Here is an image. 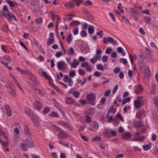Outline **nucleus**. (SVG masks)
I'll return each mask as SVG.
<instances>
[{
  "label": "nucleus",
  "instance_id": "f257e3e1",
  "mask_svg": "<svg viewBox=\"0 0 158 158\" xmlns=\"http://www.w3.org/2000/svg\"><path fill=\"white\" fill-rule=\"evenodd\" d=\"M143 103L142 97H138L137 99L134 101V105L136 109H137L141 108Z\"/></svg>",
  "mask_w": 158,
  "mask_h": 158
},
{
  "label": "nucleus",
  "instance_id": "f03ea898",
  "mask_svg": "<svg viewBox=\"0 0 158 158\" xmlns=\"http://www.w3.org/2000/svg\"><path fill=\"white\" fill-rule=\"evenodd\" d=\"M2 15L10 21H11V19H13L15 21H17V19L15 15L9 12H3Z\"/></svg>",
  "mask_w": 158,
  "mask_h": 158
},
{
  "label": "nucleus",
  "instance_id": "7ed1b4c3",
  "mask_svg": "<svg viewBox=\"0 0 158 158\" xmlns=\"http://www.w3.org/2000/svg\"><path fill=\"white\" fill-rule=\"evenodd\" d=\"M56 66L59 70L64 71L66 69L67 64L64 61H60L58 62L56 64Z\"/></svg>",
  "mask_w": 158,
  "mask_h": 158
},
{
  "label": "nucleus",
  "instance_id": "20e7f679",
  "mask_svg": "<svg viewBox=\"0 0 158 158\" xmlns=\"http://www.w3.org/2000/svg\"><path fill=\"white\" fill-rule=\"evenodd\" d=\"M24 142L25 143H26L27 147L28 148H31L34 147L33 141L30 138L26 139L24 140Z\"/></svg>",
  "mask_w": 158,
  "mask_h": 158
},
{
  "label": "nucleus",
  "instance_id": "39448f33",
  "mask_svg": "<svg viewBox=\"0 0 158 158\" xmlns=\"http://www.w3.org/2000/svg\"><path fill=\"white\" fill-rule=\"evenodd\" d=\"M63 80L64 82L67 83L70 86H72L73 84V80L70 77H69L67 75H64Z\"/></svg>",
  "mask_w": 158,
  "mask_h": 158
},
{
  "label": "nucleus",
  "instance_id": "423d86ee",
  "mask_svg": "<svg viewBox=\"0 0 158 158\" xmlns=\"http://www.w3.org/2000/svg\"><path fill=\"white\" fill-rule=\"evenodd\" d=\"M99 128L98 123L95 122H93L90 124L89 130L92 131H96Z\"/></svg>",
  "mask_w": 158,
  "mask_h": 158
},
{
  "label": "nucleus",
  "instance_id": "0eeeda50",
  "mask_svg": "<svg viewBox=\"0 0 158 158\" xmlns=\"http://www.w3.org/2000/svg\"><path fill=\"white\" fill-rule=\"evenodd\" d=\"M39 72L40 75L44 76L47 79H50L51 81H52L51 77L43 69H40Z\"/></svg>",
  "mask_w": 158,
  "mask_h": 158
},
{
  "label": "nucleus",
  "instance_id": "6e6552de",
  "mask_svg": "<svg viewBox=\"0 0 158 158\" xmlns=\"http://www.w3.org/2000/svg\"><path fill=\"white\" fill-rule=\"evenodd\" d=\"M145 116V112L143 110H140L137 111L136 114V117L138 119H141Z\"/></svg>",
  "mask_w": 158,
  "mask_h": 158
},
{
  "label": "nucleus",
  "instance_id": "1a4fd4ad",
  "mask_svg": "<svg viewBox=\"0 0 158 158\" xmlns=\"http://www.w3.org/2000/svg\"><path fill=\"white\" fill-rule=\"evenodd\" d=\"M33 107L34 109L39 111L42 109V105L40 101H36L33 104Z\"/></svg>",
  "mask_w": 158,
  "mask_h": 158
},
{
  "label": "nucleus",
  "instance_id": "9d476101",
  "mask_svg": "<svg viewBox=\"0 0 158 158\" xmlns=\"http://www.w3.org/2000/svg\"><path fill=\"white\" fill-rule=\"evenodd\" d=\"M150 115L151 119L153 122L156 123L157 122L158 116L155 111L152 110Z\"/></svg>",
  "mask_w": 158,
  "mask_h": 158
},
{
  "label": "nucleus",
  "instance_id": "9b49d317",
  "mask_svg": "<svg viewBox=\"0 0 158 158\" xmlns=\"http://www.w3.org/2000/svg\"><path fill=\"white\" fill-rule=\"evenodd\" d=\"M4 108L7 116L9 117H11L12 115L13 112L11 108L7 105H5Z\"/></svg>",
  "mask_w": 158,
  "mask_h": 158
},
{
  "label": "nucleus",
  "instance_id": "f8f14e48",
  "mask_svg": "<svg viewBox=\"0 0 158 158\" xmlns=\"http://www.w3.org/2000/svg\"><path fill=\"white\" fill-rule=\"evenodd\" d=\"M110 129L105 128L103 132V135L106 138H109L111 137Z\"/></svg>",
  "mask_w": 158,
  "mask_h": 158
},
{
  "label": "nucleus",
  "instance_id": "ddd939ff",
  "mask_svg": "<svg viewBox=\"0 0 158 158\" xmlns=\"http://www.w3.org/2000/svg\"><path fill=\"white\" fill-rule=\"evenodd\" d=\"M8 91L13 97L16 96V91L14 87L7 86Z\"/></svg>",
  "mask_w": 158,
  "mask_h": 158
},
{
  "label": "nucleus",
  "instance_id": "4468645a",
  "mask_svg": "<svg viewBox=\"0 0 158 158\" xmlns=\"http://www.w3.org/2000/svg\"><path fill=\"white\" fill-rule=\"evenodd\" d=\"M103 42L106 44H108V42L113 43L114 42V39L111 37H106L103 39Z\"/></svg>",
  "mask_w": 158,
  "mask_h": 158
},
{
  "label": "nucleus",
  "instance_id": "2eb2a0df",
  "mask_svg": "<svg viewBox=\"0 0 158 158\" xmlns=\"http://www.w3.org/2000/svg\"><path fill=\"white\" fill-rule=\"evenodd\" d=\"M79 64V62L76 59H74L72 62L70 64L72 68H76Z\"/></svg>",
  "mask_w": 158,
  "mask_h": 158
},
{
  "label": "nucleus",
  "instance_id": "dca6fc26",
  "mask_svg": "<svg viewBox=\"0 0 158 158\" xmlns=\"http://www.w3.org/2000/svg\"><path fill=\"white\" fill-rule=\"evenodd\" d=\"M131 137V133L128 132H126L122 134V137L124 139H126L130 138Z\"/></svg>",
  "mask_w": 158,
  "mask_h": 158
},
{
  "label": "nucleus",
  "instance_id": "f3484780",
  "mask_svg": "<svg viewBox=\"0 0 158 158\" xmlns=\"http://www.w3.org/2000/svg\"><path fill=\"white\" fill-rule=\"evenodd\" d=\"M7 132L6 130L4 128H0V135L2 136H5V138L7 139L8 137L6 135Z\"/></svg>",
  "mask_w": 158,
  "mask_h": 158
},
{
  "label": "nucleus",
  "instance_id": "a211bd4d",
  "mask_svg": "<svg viewBox=\"0 0 158 158\" xmlns=\"http://www.w3.org/2000/svg\"><path fill=\"white\" fill-rule=\"evenodd\" d=\"M135 91L136 94H140L143 90V88L140 85H138L135 87Z\"/></svg>",
  "mask_w": 158,
  "mask_h": 158
},
{
  "label": "nucleus",
  "instance_id": "6ab92c4d",
  "mask_svg": "<svg viewBox=\"0 0 158 158\" xmlns=\"http://www.w3.org/2000/svg\"><path fill=\"white\" fill-rule=\"evenodd\" d=\"M116 50L118 52L121 53L123 56H125L126 55L125 52L121 47H117L116 49Z\"/></svg>",
  "mask_w": 158,
  "mask_h": 158
},
{
  "label": "nucleus",
  "instance_id": "aec40b11",
  "mask_svg": "<svg viewBox=\"0 0 158 158\" xmlns=\"http://www.w3.org/2000/svg\"><path fill=\"white\" fill-rule=\"evenodd\" d=\"M73 114L74 115L77 121L81 122L82 121V118L80 116L79 114L77 113L73 112Z\"/></svg>",
  "mask_w": 158,
  "mask_h": 158
},
{
  "label": "nucleus",
  "instance_id": "412c9836",
  "mask_svg": "<svg viewBox=\"0 0 158 158\" xmlns=\"http://www.w3.org/2000/svg\"><path fill=\"white\" fill-rule=\"evenodd\" d=\"M95 95L93 94H89L87 97V99L89 101H94L95 99Z\"/></svg>",
  "mask_w": 158,
  "mask_h": 158
},
{
  "label": "nucleus",
  "instance_id": "4be33fe9",
  "mask_svg": "<svg viewBox=\"0 0 158 158\" xmlns=\"http://www.w3.org/2000/svg\"><path fill=\"white\" fill-rule=\"evenodd\" d=\"M59 135H60L62 138L64 139H66L68 136L67 133L64 131L60 132Z\"/></svg>",
  "mask_w": 158,
  "mask_h": 158
},
{
  "label": "nucleus",
  "instance_id": "5701e85b",
  "mask_svg": "<svg viewBox=\"0 0 158 158\" xmlns=\"http://www.w3.org/2000/svg\"><path fill=\"white\" fill-rule=\"evenodd\" d=\"M152 144L151 143H148V144L143 146V150H148L151 149L152 147Z\"/></svg>",
  "mask_w": 158,
  "mask_h": 158
},
{
  "label": "nucleus",
  "instance_id": "b1692460",
  "mask_svg": "<svg viewBox=\"0 0 158 158\" xmlns=\"http://www.w3.org/2000/svg\"><path fill=\"white\" fill-rule=\"evenodd\" d=\"M129 55L131 63L133 64L134 63V59L135 60H136L137 59V56L135 54H133V56H132L130 54H129Z\"/></svg>",
  "mask_w": 158,
  "mask_h": 158
},
{
  "label": "nucleus",
  "instance_id": "393cba45",
  "mask_svg": "<svg viewBox=\"0 0 158 158\" xmlns=\"http://www.w3.org/2000/svg\"><path fill=\"white\" fill-rule=\"evenodd\" d=\"M65 102L68 104L74 103L75 101L71 98H67L65 100Z\"/></svg>",
  "mask_w": 158,
  "mask_h": 158
},
{
  "label": "nucleus",
  "instance_id": "a878e982",
  "mask_svg": "<svg viewBox=\"0 0 158 158\" xmlns=\"http://www.w3.org/2000/svg\"><path fill=\"white\" fill-rule=\"evenodd\" d=\"M13 79L14 80V81L16 84L17 85V87L19 88V89L21 91H22L23 92V88L19 84V83L18 82V81L15 79V77L14 76H13Z\"/></svg>",
  "mask_w": 158,
  "mask_h": 158
},
{
  "label": "nucleus",
  "instance_id": "bb28decb",
  "mask_svg": "<svg viewBox=\"0 0 158 158\" xmlns=\"http://www.w3.org/2000/svg\"><path fill=\"white\" fill-rule=\"evenodd\" d=\"M5 1L9 4L11 7H14L15 5H16V6L17 5V4L16 3H15L13 1L10 0H6Z\"/></svg>",
  "mask_w": 158,
  "mask_h": 158
},
{
  "label": "nucleus",
  "instance_id": "cd10ccee",
  "mask_svg": "<svg viewBox=\"0 0 158 158\" xmlns=\"http://www.w3.org/2000/svg\"><path fill=\"white\" fill-rule=\"evenodd\" d=\"M94 26L90 25L88 27V32L90 34H92L94 32Z\"/></svg>",
  "mask_w": 158,
  "mask_h": 158
},
{
  "label": "nucleus",
  "instance_id": "c85d7f7f",
  "mask_svg": "<svg viewBox=\"0 0 158 158\" xmlns=\"http://www.w3.org/2000/svg\"><path fill=\"white\" fill-rule=\"evenodd\" d=\"M25 114H27L29 117H30L31 118V115L33 114L31 110L29 108H27L25 111Z\"/></svg>",
  "mask_w": 158,
  "mask_h": 158
},
{
  "label": "nucleus",
  "instance_id": "c756f323",
  "mask_svg": "<svg viewBox=\"0 0 158 158\" xmlns=\"http://www.w3.org/2000/svg\"><path fill=\"white\" fill-rule=\"evenodd\" d=\"M20 148L23 151H26L27 150L26 143L25 144L24 143H21L20 145Z\"/></svg>",
  "mask_w": 158,
  "mask_h": 158
},
{
  "label": "nucleus",
  "instance_id": "7c9ffc66",
  "mask_svg": "<svg viewBox=\"0 0 158 158\" xmlns=\"http://www.w3.org/2000/svg\"><path fill=\"white\" fill-rule=\"evenodd\" d=\"M68 53L70 55L73 56L75 53V51L72 47H70L68 50Z\"/></svg>",
  "mask_w": 158,
  "mask_h": 158
},
{
  "label": "nucleus",
  "instance_id": "2f4dec72",
  "mask_svg": "<svg viewBox=\"0 0 158 158\" xmlns=\"http://www.w3.org/2000/svg\"><path fill=\"white\" fill-rule=\"evenodd\" d=\"M54 40V39L53 38H48L47 44L48 45H51L53 43Z\"/></svg>",
  "mask_w": 158,
  "mask_h": 158
},
{
  "label": "nucleus",
  "instance_id": "473e14b6",
  "mask_svg": "<svg viewBox=\"0 0 158 158\" xmlns=\"http://www.w3.org/2000/svg\"><path fill=\"white\" fill-rule=\"evenodd\" d=\"M144 21L146 23H149L151 21V19L149 17L147 16L143 18Z\"/></svg>",
  "mask_w": 158,
  "mask_h": 158
},
{
  "label": "nucleus",
  "instance_id": "72a5a7b5",
  "mask_svg": "<svg viewBox=\"0 0 158 158\" xmlns=\"http://www.w3.org/2000/svg\"><path fill=\"white\" fill-rule=\"evenodd\" d=\"M65 6L71 8H73L74 7V5L72 2H69L65 4Z\"/></svg>",
  "mask_w": 158,
  "mask_h": 158
},
{
  "label": "nucleus",
  "instance_id": "f704fd0d",
  "mask_svg": "<svg viewBox=\"0 0 158 158\" xmlns=\"http://www.w3.org/2000/svg\"><path fill=\"white\" fill-rule=\"evenodd\" d=\"M73 39L72 34L71 33L69 34L67 37V40L68 43H70L72 40Z\"/></svg>",
  "mask_w": 158,
  "mask_h": 158
},
{
  "label": "nucleus",
  "instance_id": "c9c22d12",
  "mask_svg": "<svg viewBox=\"0 0 158 158\" xmlns=\"http://www.w3.org/2000/svg\"><path fill=\"white\" fill-rule=\"evenodd\" d=\"M16 69L17 71L19 72L22 74H25L27 73L26 71H24L19 67H16Z\"/></svg>",
  "mask_w": 158,
  "mask_h": 158
},
{
  "label": "nucleus",
  "instance_id": "e433bc0d",
  "mask_svg": "<svg viewBox=\"0 0 158 158\" xmlns=\"http://www.w3.org/2000/svg\"><path fill=\"white\" fill-rule=\"evenodd\" d=\"M144 77L145 78H149L150 76V73L149 70L145 71L144 74Z\"/></svg>",
  "mask_w": 158,
  "mask_h": 158
},
{
  "label": "nucleus",
  "instance_id": "4c0bfd02",
  "mask_svg": "<svg viewBox=\"0 0 158 158\" xmlns=\"http://www.w3.org/2000/svg\"><path fill=\"white\" fill-rule=\"evenodd\" d=\"M74 2H75L77 6H79L80 4L82 3L84 0H72Z\"/></svg>",
  "mask_w": 158,
  "mask_h": 158
},
{
  "label": "nucleus",
  "instance_id": "58836bf2",
  "mask_svg": "<svg viewBox=\"0 0 158 158\" xmlns=\"http://www.w3.org/2000/svg\"><path fill=\"white\" fill-rule=\"evenodd\" d=\"M80 24V22L78 21H74L70 23V24L73 26H77Z\"/></svg>",
  "mask_w": 158,
  "mask_h": 158
},
{
  "label": "nucleus",
  "instance_id": "ea45409f",
  "mask_svg": "<svg viewBox=\"0 0 158 158\" xmlns=\"http://www.w3.org/2000/svg\"><path fill=\"white\" fill-rule=\"evenodd\" d=\"M138 64L139 67L141 68H144L145 66V64L143 61L139 62Z\"/></svg>",
  "mask_w": 158,
  "mask_h": 158
},
{
  "label": "nucleus",
  "instance_id": "a19ab883",
  "mask_svg": "<svg viewBox=\"0 0 158 158\" xmlns=\"http://www.w3.org/2000/svg\"><path fill=\"white\" fill-rule=\"evenodd\" d=\"M3 58L6 61H8L9 62H10L12 60L11 58L9 55H5L3 56Z\"/></svg>",
  "mask_w": 158,
  "mask_h": 158
},
{
  "label": "nucleus",
  "instance_id": "79ce46f5",
  "mask_svg": "<svg viewBox=\"0 0 158 158\" xmlns=\"http://www.w3.org/2000/svg\"><path fill=\"white\" fill-rule=\"evenodd\" d=\"M97 68L98 70L101 71H103L104 70V68L101 64H98L97 65Z\"/></svg>",
  "mask_w": 158,
  "mask_h": 158
},
{
  "label": "nucleus",
  "instance_id": "37998d69",
  "mask_svg": "<svg viewBox=\"0 0 158 158\" xmlns=\"http://www.w3.org/2000/svg\"><path fill=\"white\" fill-rule=\"evenodd\" d=\"M81 36L83 37H85L87 35V32L86 31L82 30L80 32Z\"/></svg>",
  "mask_w": 158,
  "mask_h": 158
},
{
  "label": "nucleus",
  "instance_id": "c03bdc74",
  "mask_svg": "<svg viewBox=\"0 0 158 158\" xmlns=\"http://www.w3.org/2000/svg\"><path fill=\"white\" fill-rule=\"evenodd\" d=\"M131 100V98H124L122 100V102L123 104H125L127 102H129Z\"/></svg>",
  "mask_w": 158,
  "mask_h": 158
},
{
  "label": "nucleus",
  "instance_id": "a18cd8bd",
  "mask_svg": "<svg viewBox=\"0 0 158 158\" xmlns=\"http://www.w3.org/2000/svg\"><path fill=\"white\" fill-rule=\"evenodd\" d=\"M49 116L50 117H58L59 116L56 113V112L54 111H53L51 113L49 114Z\"/></svg>",
  "mask_w": 158,
  "mask_h": 158
},
{
  "label": "nucleus",
  "instance_id": "49530a36",
  "mask_svg": "<svg viewBox=\"0 0 158 158\" xmlns=\"http://www.w3.org/2000/svg\"><path fill=\"white\" fill-rule=\"evenodd\" d=\"M154 102L156 106L158 108V97L155 96L153 98Z\"/></svg>",
  "mask_w": 158,
  "mask_h": 158
},
{
  "label": "nucleus",
  "instance_id": "de8ad7c7",
  "mask_svg": "<svg viewBox=\"0 0 158 158\" xmlns=\"http://www.w3.org/2000/svg\"><path fill=\"white\" fill-rule=\"evenodd\" d=\"M43 20L41 18H39L35 19V22L38 24L42 23Z\"/></svg>",
  "mask_w": 158,
  "mask_h": 158
},
{
  "label": "nucleus",
  "instance_id": "09e8293b",
  "mask_svg": "<svg viewBox=\"0 0 158 158\" xmlns=\"http://www.w3.org/2000/svg\"><path fill=\"white\" fill-rule=\"evenodd\" d=\"M69 76L72 77H74L76 76V73L75 71H70L69 73Z\"/></svg>",
  "mask_w": 158,
  "mask_h": 158
},
{
  "label": "nucleus",
  "instance_id": "8fccbe9b",
  "mask_svg": "<svg viewBox=\"0 0 158 158\" xmlns=\"http://www.w3.org/2000/svg\"><path fill=\"white\" fill-rule=\"evenodd\" d=\"M130 13L132 14V15H134L137 14V12L136 10L133 8H130Z\"/></svg>",
  "mask_w": 158,
  "mask_h": 158
},
{
  "label": "nucleus",
  "instance_id": "3c124183",
  "mask_svg": "<svg viewBox=\"0 0 158 158\" xmlns=\"http://www.w3.org/2000/svg\"><path fill=\"white\" fill-rule=\"evenodd\" d=\"M74 16L73 15H68L65 17V20L66 21L70 20L72 19V17Z\"/></svg>",
  "mask_w": 158,
  "mask_h": 158
},
{
  "label": "nucleus",
  "instance_id": "603ef678",
  "mask_svg": "<svg viewBox=\"0 0 158 158\" xmlns=\"http://www.w3.org/2000/svg\"><path fill=\"white\" fill-rule=\"evenodd\" d=\"M111 137V136H115L116 135L117 133L116 131L114 130H113L112 129H110V133Z\"/></svg>",
  "mask_w": 158,
  "mask_h": 158
},
{
  "label": "nucleus",
  "instance_id": "864d4df0",
  "mask_svg": "<svg viewBox=\"0 0 158 158\" xmlns=\"http://www.w3.org/2000/svg\"><path fill=\"white\" fill-rule=\"evenodd\" d=\"M58 143L61 145H62L64 146L67 147L68 148H69V146L68 144L66 143H64L61 141H58Z\"/></svg>",
  "mask_w": 158,
  "mask_h": 158
},
{
  "label": "nucleus",
  "instance_id": "5fc2aeb1",
  "mask_svg": "<svg viewBox=\"0 0 158 158\" xmlns=\"http://www.w3.org/2000/svg\"><path fill=\"white\" fill-rule=\"evenodd\" d=\"M30 79L33 82H35L37 81V79L35 76L33 74H32V75L31 77H30Z\"/></svg>",
  "mask_w": 158,
  "mask_h": 158
},
{
  "label": "nucleus",
  "instance_id": "6e6d98bb",
  "mask_svg": "<svg viewBox=\"0 0 158 158\" xmlns=\"http://www.w3.org/2000/svg\"><path fill=\"white\" fill-rule=\"evenodd\" d=\"M130 109V106L129 105H126L123 108V111L126 113L127 111L128 110Z\"/></svg>",
  "mask_w": 158,
  "mask_h": 158
},
{
  "label": "nucleus",
  "instance_id": "4d7b16f0",
  "mask_svg": "<svg viewBox=\"0 0 158 158\" xmlns=\"http://www.w3.org/2000/svg\"><path fill=\"white\" fill-rule=\"evenodd\" d=\"M73 94L74 97L77 98L80 95V93L77 91H74L73 92Z\"/></svg>",
  "mask_w": 158,
  "mask_h": 158
},
{
  "label": "nucleus",
  "instance_id": "13d9d810",
  "mask_svg": "<svg viewBox=\"0 0 158 158\" xmlns=\"http://www.w3.org/2000/svg\"><path fill=\"white\" fill-rule=\"evenodd\" d=\"M120 62L124 64H127V60L126 59L121 58L120 59Z\"/></svg>",
  "mask_w": 158,
  "mask_h": 158
},
{
  "label": "nucleus",
  "instance_id": "bf43d9fd",
  "mask_svg": "<svg viewBox=\"0 0 158 158\" xmlns=\"http://www.w3.org/2000/svg\"><path fill=\"white\" fill-rule=\"evenodd\" d=\"M19 139V137L17 135H15L14 137V140L15 142L17 143Z\"/></svg>",
  "mask_w": 158,
  "mask_h": 158
},
{
  "label": "nucleus",
  "instance_id": "052dcab7",
  "mask_svg": "<svg viewBox=\"0 0 158 158\" xmlns=\"http://www.w3.org/2000/svg\"><path fill=\"white\" fill-rule=\"evenodd\" d=\"M79 74L80 75L83 76L85 74V72L81 69L79 70Z\"/></svg>",
  "mask_w": 158,
  "mask_h": 158
},
{
  "label": "nucleus",
  "instance_id": "680f3d73",
  "mask_svg": "<svg viewBox=\"0 0 158 158\" xmlns=\"http://www.w3.org/2000/svg\"><path fill=\"white\" fill-rule=\"evenodd\" d=\"M78 28L77 27L75 28L73 30V34L75 35H77L78 34Z\"/></svg>",
  "mask_w": 158,
  "mask_h": 158
},
{
  "label": "nucleus",
  "instance_id": "e2e57ef3",
  "mask_svg": "<svg viewBox=\"0 0 158 158\" xmlns=\"http://www.w3.org/2000/svg\"><path fill=\"white\" fill-rule=\"evenodd\" d=\"M51 17L52 19L54 20L56 18L57 15H56L53 12H52L51 13Z\"/></svg>",
  "mask_w": 158,
  "mask_h": 158
},
{
  "label": "nucleus",
  "instance_id": "0e129e2a",
  "mask_svg": "<svg viewBox=\"0 0 158 158\" xmlns=\"http://www.w3.org/2000/svg\"><path fill=\"white\" fill-rule=\"evenodd\" d=\"M112 52V49L110 47H108L106 50V54H110Z\"/></svg>",
  "mask_w": 158,
  "mask_h": 158
},
{
  "label": "nucleus",
  "instance_id": "69168bd1",
  "mask_svg": "<svg viewBox=\"0 0 158 158\" xmlns=\"http://www.w3.org/2000/svg\"><path fill=\"white\" fill-rule=\"evenodd\" d=\"M106 99L105 98H101L100 100V103L102 105H103L106 102Z\"/></svg>",
  "mask_w": 158,
  "mask_h": 158
},
{
  "label": "nucleus",
  "instance_id": "338daca9",
  "mask_svg": "<svg viewBox=\"0 0 158 158\" xmlns=\"http://www.w3.org/2000/svg\"><path fill=\"white\" fill-rule=\"evenodd\" d=\"M108 59V56L106 55H104L103 57L102 60L104 62H105L107 61Z\"/></svg>",
  "mask_w": 158,
  "mask_h": 158
},
{
  "label": "nucleus",
  "instance_id": "774afa93",
  "mask_svg": "<svg viewBox=\"0 0 158 158\" xmlns=\"http://www.w3.org/2000/svg\"><path fill=\"white\" fill-rule=\"evenodd\" d=\"M94 75L97 77H99L101 76V73L98 71H95L94 73Z\"/></svg>",
  "mask_w": 158,
  "mask_h": 158
}]
</instances>
